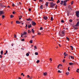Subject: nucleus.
<instances>
[{"label": "nucleus", "mask_w": 79, "mask_h": 79, "mask_svg": "<svg viewBox=\"0 0 79 79\" xmlns=\"http://www.w3.org/2000/svg\"><path fill=\"white\" fill-rule=\"evenodd\" d=\"M59 36H60V37H63L65 35V34H64V31H62V34L61 33L59 34Z\"/></svg>", "instance_id": "f257e3e1"}, {"label": "nucleus", "mask_w": 79, "mask_h": 79, "mask_svg": "<svg viewBox=\"0 0 79 79\" xmlns=\"http://www.w3.org/2000/svg\"><path fill=\"white\" fill-rule=\"evenodd\" d=\"M56 5V4H54L53 2L50 3V7L52 8H54V6Z\"/></svg>", "instance_id": "f03ea898"}, {"label": "nucleus", "mask_w": 79, "mask_h": 79, "mask_svg": "<svg viewBox=\"0 0 79 79\" xmlns=\"http://www.w3.org/2000/svg\"><path fill=\"white\" fill-rule=\"evenodd\" d=\"M68 0H65L64 1L63 4L64 5V6H66V2H68Z\"/></svg>", "instance_id": "7ed1b4c3"}, {"label": "nucleus", "mask_w": 79, "mask_h": 79, "mask_svg": "<svg viewBox=\"0 0 79 79\" xmlns=\"http://www.w3.org/2000/svg\"><path fill=\"white\" fill-rule=\"evenodd\" d=\"M76 16L78 18L79 17V11H77L76 12Z\"/></svg>", "instance_id": "20e7f679"}, {"label": "nucleus", "mask_w": 79, "mask_h": 79, "mask_svg": "<svg viewBox=\"0 0 79 79\" xmlns=\"http://www.w3.org/2000/svg\"><path fill=\"white\" fill-rule=\"evenodd\" d=\"M32 24L33 26H35V25H36V23H35V22H34V21H32Z\"/></svg>", "instance_id": "39448f33"}, {"label": "nucleus", "mask_w": 79, "mask_h": 79, "mask_svg": "<svg viewBox=\"0 0 79 79\" xmlns=\"http://www.w3.org/2000/svg\"><path fill=\"white\" fill-rule=\"evenodd\" d=\"M44 18L45 20H47L48 19V17L47 16H44Z\"/></svg>", "instance_id": "423d86ee"}, {"label": "nucleus", "mask_w": 79, "mask_h": 79, "mask_svg": "<svg viewBox=\"0 0 79 79\" xmlns=\"http://www.w3.org/2000/svg\"><path fill=\"white\" fill-rule=\"evenodd\" d=\"M79 26V21L77 23V24L75 25V26L78 27Z\"/></svg>", "instance_id": "0eeeda50"}, {"label": "nucleus", "mask_w": 79, "mask_h": 79, "mask_svg": "<svg viewBox=\"0 0 79 79\" xmlns=\"http://www.w3.org/2000/svg\"><path fill=\"white\" fill-rule=\"evenodd\" d=\"M23 33H24L23 34L22 33L21 34V35H26V34H27V32L24 31Z\"/></svg>", "instance_id": "6e6552de"}, {"label": "nucleus", "mask_w": 79, "mask_h": 79, "mask_svg": "<svg viewBox=\"0 0 79 79\" xmlns=\"http://www.w3.org/2000/svg\"><path fill=\"white\" fill-rule=\"evenodd\" d=\"M2 14H4V13L3 12V11H0V15H2Z\"/></svg>", "instance_id": "1a4fd4ad"}, {"label": "nucleus", "mask_w": 79, "mask_h": 79, "mask_svg": "<svg viewBox=\"0 0 79 79\" xmlns=\"http://www.w3.org/2000/svg\"><path fill=\"white\" fill-rule=\"evenodd\" d=\"M27 21H31L32 19H31V18H29L27 19Z\"/></svg>", "instance_id": "9d476101"}, {"label": "nucleus", "mask_w": 79, "mask_h": 79, "mask_svg": "<svg viewBox=\"0 0 79 79\" xmlns=\"http://www.w3.org/2000/svg\"><path fill=\"white\" fill-rule=\"evenodd\" d=\"M48 2H46L45 4V5H46L47 6H48Z\"/></svg>", "instance_id": "9b49d317"}, {"label": "nucleus", "mask_w": 79, "mask_h": 79, "mask_svg": "<svg viewBox=\"0 0 79 79\" xmlns=\"http://www.w3.org/2000/svg\"><path fill=\"white\" fill-rule=\"evenodd\" d=\"M64 55L65 56H67V55H68V54H66V52H64Z\"/></svg>", "instance_id": "f8f14e48"}, {"label": "nucleus", "mask_w": 79, "mask_h": 79, "mask_svg": "<svg viewBox=\"0 0 79 79\" xmlns=\"http://www.w3.org/2000/svg\"><path fill=\"white\" fill-rule=\"evenodd\" d=\"M42 7H43V5H42L40 7V9H41V10L43 9V8H42Z\"/></svg>", "instance_id": "ddd939ff"}, {"label": "nucleus", "mask_w": 79, "mask_h": 79, "mask_svg": "<svg viewBox=\"0 0 79 79\" xmlns=\"http://www.w3.org/2000/svg\"><path fill=\"white\" fill-rule=\"evenodd\" d=\"M16 23L17 24H20V22H19V21H16Z\"/></svg>", "instance_id": "4468645a"}, {"label": "nucleus", "mask_w": 79, "mask_h": 79, "mask_svg": "<svg viewBox=\"0 0 79 79\" xmlns=\"http://www.w3.org/2000/svg\"><path fill=\"white\" fill-rule=\"evenodd\" d=\"M31 32H32L33 34H34V29H32Z\"/></svg>", "instance_id": "2eb2a0df"}, {"label": "nucleus", "mask_w": 79, "mask_h": 79, "mask_svg": "<svg viewBox=\"0 0 79 79\" xmlns=\"http://www.w3.org/2000/svg\"><path fill=\"white\" fill-rule=\"evenodd\" d=\"M71 58L72 59V60H74V56H70Z\"/></svg>", "instance_id": "dca6fc26"}, {"label": "nucleus", "mask_w": 79, "mask_h": 79, "mask_svg": "<svg viewBox=\"0 0 79 79\" xmlns=\"http://www.w3.org/2000/svg\"><path fill=\"white\" fill-rule=\"evenodd\" d=\"M61 3H60V5H63V1H61Z\"/></svg>", "instance_id": "f3484780"}, {"label": "nucleus", "mask_w": 79, "mask_h": 79, "mask_svg": "<svg viewBox=\"0 0 79 79\" xmlns=\"http://www.w3.org/2000/svg\"><path fill=\"white\" fill-rule=\"evenodd\" d=\"M69 64L70 65H73V64H74V63H69Z\"/></svg>", "instance_id": "a211bd4d"}, {"label": "nucleus", "mask_w": 79, "mask_h": 79, "mask_svg": "<svg viewBox=\"0 0 79 79\" xmlns=\"http://www.w3.org/2000/svg\"><path fill=\"white\" fill-rule=\"evenodd\" d=\"M70 48H71V49H72V50H73V46H70Z\"/></svg>", "instance_id": "6ab92c4d"}, {"label": "nucleus", "mask_w": 79, "mask_h": 79, "mask_svg": "<svg viewBox=\"0 0 79 79\" xmlns=\"http://www.w3.org/2000/svg\"><path fill=\"white\" fill-rule=\"evenodd\" d=\"M69 74V72H68L67 73H66V74L67 75V76H68Z\"/></svg>", "instance_id": "aec40b11"}, {"label": "nucleus", "mask_w": 79, "mask_h": 79, "mask_svg": "<svg viewBox=\"0 0 79 79\" xmlns=\"http://www.w3.org/2000/svg\"><path fill=\"white\" fill-rule=\"evenodd\" d=\"M53 20V17H51V21H52Z\"/></svg>", "instance_id": "412c9836"}, {"label": "nucleus", "mask_w": 79, "mask_h": 79, "mask_svg": "<svg viewBox=\"0 0 79 79\" xmlns=\"http://www.w3.org/2000/svg\"><path fill=\"white\" fill-rule=\"evenodd\" d=\"M26 55V56H29V54L28 53H27Z\"/></svg>", "instance_id": "4be33fe9"}, {"label": "nucleus", "mask_w": 79, "mask_h": 79, "mask_svg": "<svg viewBox=\"0 0 79 79\" xmlns=\"http://www.w3.org/2000/svg\"><path fill=\"white\" fill-rule=\"evenodd\" d=\"M44 76H46V75L47 74V73H44Z\"/></svg>", "instance_id": "5701e85b"}, {"label": "nucleus", "mask_w": 79, "mask_h": 79, "mask_svg": "<svg viewBox=\"0 0 79 79\" xmlns=\"http://www.w3.org/2000/svg\"><path fill=\"white\" fill-rule=\"evenodd\" d=\"M66 39H67V40H68V41H69V38L67 37Z\"/></svg>", "instance_id": "b1692460"}, {"label": "nucleus", "mask_w": 79, "mask_h": 79, "mask_svg": "<svg viewBox=\"0 0 79 79\" xmlns=\"http://www.w3.org/2000/svg\"><path fill=\"white\" fill-rule=\"evenodd\" d=\"M10 18H14V16L12 15H11Z\"/></svg>", "instance_id": "393cba45"}, {"label": "nucleus", "mask_w": 79, "mask_h": 79, "mask_svg": "<svg viewBox=\"0 0 79 79\" xmlns=\"http://www.w3.org/2000/svg\"><path fill=\"white\" fill-rule=\"evenodd\" d=\"M3 51H1V55H3Z\"/></svg>", "instance_id": "a878e982"}, {"label": "nucleus", "mask_w": 79, "mask_h": 79, "mask_svg": "<svg viewBox=\"0 0 79 79\" xmlns=\"http://www.w3.org/2000/svg\"><path fill=\"white\" fill-rule=\"evenodd\" d=\"M60 2V0H58L57 2V3H59Z\"/></svg>", "instance_id": "bb28decb"}, {"label": "nucleus", "mask_w": 79, "mask_h": 79, "mask_svg": "<svg viewBox=\"0 0 79 79\" xmlns=\"http://www.w3.org/2000/svg\"><path fill=\"white\" fill-rule=\"evenodd\" d=\"M40 62L39 60H38L36 62L37 63H39Z\"/></svg>", "instance_id": "cd10ccee"}, {"label": "nucleus", "mask_w": 79, "mask_h": 79, "mask_svg": "<svg viewBox=\"0 0 79 79\" xmlns=\"http://www.w3.org/2000/svg\"><path fill=\"white\" fill-rule=\"evenodd\" d=\"M22 16H21L20 17H19V20H20L21 19Z\"/></svg>", "instance_id": "c85d7f7f"}, {"label": "nucleus", "mask_w": 79, "mask_h": 79, "mask_svg": "<svg viewBox=\"0 0 79 79\" xmlns=\"http://www.w3.org/2000/svg\"><path fill=\"white\" fill-rule=\"evenodd\" d=\"M31 27V24H30V25H28V28H30Z\"/></svg>", "instance_id": "c756f323"}, {"label": "nucleus", "mask_w": 79, "mask_h": 79, "mask_svg": "<svg viewBox=\"0 0 79 79\" xmlns=\"http://www.w3.org/2000/svg\"><path fill=\"white\" fill-rule=\"evenodd\" d=\"M35 54L36 55H38V52H35Z\"/></svg>", "instance_id": "7c9ffc66"}, {"label": "nucleus", "mask_w": 79, "mask_h": 79, "mask_svg": "<svg viewBox=\"0 0 79 79\" xmlns=\"http://www.w3.org/2000/svg\"><path fill=\"white\" fill-rule=\"evenodd\" d=\"M20 23H21L22 25L24 24V23H23V21H21L20 22Z\"/></svg>", "instance_id": "2f4dec72"}, {"label": "nucleus", "mask_w": 79, "mask_h": 79, "mask_svg": "<svg viewBox=\"0 0 79 79\" xmlns=\"http://www.w3.org/2000/svg\"><path fill=\"white\" fill-rule=\"evenodd\" d=\"M61 22L62 23H64V21L63 20H62L61 21Z\"/></svg>", "instance_id": "473e14b6"}, {"label": "nucleus", "mask_w": 79, "mask_h": 79, "mask_svg": "<svg viewBox=\"0 0 79 79\" xmlns=\"http://www.w3.org/2000/svg\"><path fill=\"white\" fill-rule=\"evenodd\" d=\"M30 43H31V44H32V40H30Z\"/></svg>", "instance_id": "72a5a7b5"}, {"label": "nucleus", "mask_w": 79, "mask_h": 79, "mask_svg": "<svg viewBox=\"0 0 79 79\" xmlns=\"http://www.w3.org/2000/svg\"><path fill=\"white\" fill-rule=\"evenodd\" d=\"M31 31L30 30L28 31V33H31Z\"/></svg>", "instance_id": "f704fd0d"}, {"label": "nucleus", "mask_w": 79, "mask_h": 79, "mask_svg": "<svg viewBox=\"0 0 79 79\" xmlns=\"http://www.w3.org/2000/svg\"><path fill=\"white\" fill-rule=\"evenodd\" d=\"M30 77V76L29 75H27V78H29Z\"/></svg>", "instance_id": "c9c22d12"}, {"label": "nucleus", "mask_w": 79, "mask_h": 79, "mask_svg": "<svg viewBox=\"0 0 79 79\" xmlns=\"http://www.w3.org/2000/svg\"><path fill=\"white\" fill-rule=\"evenodd\" d=\"M40 30H43V28H42V27H40Z\"/></svg>", "instance_id": "e433bc0d"}, {"label": "nucleus", "mask_w": 79, "mask_h": 79, "mask_svg": "<svg viewBox=\"0 0 79 79\" xmlns=\"http://www.w3.org/2000/svg\"><path fill=\"white\" fill-rule=\"evenodd\" d=\"M69 21L70 22V23H72V22H73V20L72 19H70L69 20Z\"/></svg>", "instance_id": "4c0bfd02"}, {"label": "nucleus", "mask_w": 79, "mask_h": 79, "mask_svg": "<svg viewBox=\"0 0 79 79\" xmlns=\"http://www.w3.org/2000/svg\"><path fill=\"white\" fill-rule=\"evenodd\" d=\"M58 73H62V72L60 71V70H58Z\"/></svg>", "instance_id": "58836bf2"}, {"label": "nucleus", "mask_w": 79, "mask_h": 79, "mask_svg": "<svg viewBox=\"0 0 79 79\" xmlns=\"http://www.w3.org/2000/svg\"><path fill=\"white\" fill-rule=\"evenodd\" d=\"M3 58V57H2V56L0 55V58Z\"/></svg>", "instance_id": "ea45409f"}, {"label": "nucleus", "mask_w": 79, "mask_h": 79, "mask_svg": "<svg viewBox=\"0 0 79 79\" xmlns=\"http://www.w3.org/2000/svg\"><path fill=\"white\" fill-rule=\"evenodd\" d=\"M34 48H35V49H37V47H36L35 46H34Z\"/></svg>", "instance_id": "a19ab883"}, {"label": "nucleus", "mask_w": 79, "mask_h": 79, "mask_svg": "<svg viewBox=\"0 0 79 79\" xmlns=\"http://www.w3.org/2000/svg\"><path fill=\"white\" fill-rule=\"evenodd\" d=\"M28 10H29V11H31V8L29 9Z\"/></svg>", "instance_id": "79ce46f5"}, {"label": "nucleus", "mask_w": 79, "mask_h": 79, "mask_svg": "<svg viewBox=\"0 0 79 79\" xmlns=\"http://www.w3.org/2000/svg\"><path fill=\"white\" fill-rule=\"evenodd\" d=\"M65 60L64 59L63 60V63H64V62H65Z\"/></svg>", "instance_id": "37998d69"}, {"label": "nucleus", "mask_w": 79, "mask_h": 79, "mask_svg": "<svg viewBox=\"0 0 79 79\" xmlns=\"http://www.w3.org/2000/svg\"><path fill=\"white\" fill-rule=\"evenodd\" d=\"M24 40H24V39H22V41H24Z\"/></svg>", "instance_id": "c03bdc74"}, {"label": "nucleus", "mask_w": 79, "mask_h": 79, "mask_svg": "<svg viewBox=\"0 0 79 79\" xmlns=\"http://www.w3.org/2000/svg\"><path fill=\"white\" fill-rule=\"evenodd\" d=\"M5 15H2V19H3V18H5Z\"/></svg>", "instance_id": "a18cd8bd"}, {"label": "nucleus", "mask_w": 79, "mask_h": 79, "mask_svg": "<svg viewBox=\"0 0 79 79\" xmlns=\"http://www.w3.org/2000/svg\"><path fill=\"white\" fill-rule=\"evenodd\" d=\"M38 35H40V34H41V33H40L38 32Z\"/></svg>", "instance_id": "49530a36"}, {"label": "nucleus", "mask_w": 79, "mask_h": 79, "mask_svg": "<svg viewBox=\"0 0 79 79\" xmlns=\"http://www.w3.org/2000/svg\"><path fill=\"white\" fill-rule=\"evenodd\" d=\"M69 67L68 68V71H70V69H69Z\"/></svg>", "instance_id": "de8ad7c7"}, {"label": "nucleus", "mask_w": 79, "mask_h": 79, "mask_svg": "<svg viewBox=\"0 0 79 79\" xmlns=\"http://www.w3.org/2000/svg\"><path fill=\"white\" fill-rule=\"evenodd\" d=\"M26 29H27V25L26 24Z\"/></svg>", "instance_id": "09e8293b"}, {"label": "nucleus", "mask_w": 79, "mask_h": 79, "mask_svg": "<svg viewBox=\"0 0 79 79\" xmlns=\"http://www.w3.org/2000/svg\"><path fill=\"white\" fill-rule=\"evenodd\" d=\"M12 5L13 6H15V4H13Z\"/></svg>", "instance_id": "8fccbe9b"}, {"label": "nucleus", "mask_w": 79, "mask_h": 79, "mask_svg": "<svg viewBox=\"0 0 79 79\" xmlns=\"http://www.w3.org/2000/svg\"><path fill=\"white\" fill-rule=\"evenodd\" d=\"M74 29H78V28L77 27H75Z\"/></svg>", "instance_id": "3c124183"}, {"label": "nucleus", "mask_w": 79, "mask_h": 79, "mask_svg": "<svg viewBox=\"0 0 79 79\" xmlns=\"http://www.w3.org/2000/svg\"><path fill=\"white\" fill-rule=\"evenodd\" d=\"M39 2H43V0H40Z\"/></svg>", "instance_id": "603ef678"}, {"label": "nucleus", "mask_w": 79, "mask_h": 79, "mask_svg": "<svg viewBox=\"0 0 79 79\" xmlns=\"http://www.w3.org/2000/svg\"><path fill=\"white\" fill-rule=\"evenodd\" d=\"M14 37H15V38H16V35H15Z\"/></svg>", "instance_id": "864d4df0"}, {"label": "nucleus", "mask_w": 79, "mask_h": 79, "mask_svg": "<svg viewBox=\"0 0 79 79\" xmlns=\"http://www.w3.org/2000/svg\"><path fill=\"white\" fill-rule=\"evenodd\" d=\"M32 77H30V79H32Z\"/></svg>", "instance_id": "5fc2aeb1"}, {"label": "nucleus", "mask_w": 79, "mask_h": 79, "mask_svg": "<svg viewBox=\"0 0 79 79\" xmlns=\"http://www.w3.org/2000/svg\"><path fill=\"white\" fill-rule=\"evenodd\" d=\"M49 60L50 61H52V58H50Z\"/></svg>", "instance_id": "6e6d98bb"}, {"label": "nucleus", "mask_w": 79, "mask_h": 79, "mask_svg": "<svg viewBox=\"0 0 79 79\" xmlns=\"http://www.w3.org/2000/svg\"><path fill=\"white\" fill-rule=\"evenodd\" d=\"M6 54H7V53H8V51H6Z\"/></svg>", "instance_id": "4d7b16f0"}, {"label": "nucleus", "mask_w": 79, "mask_h": 79, "mask_svg": "<svg viewBox=\"0 0 79 79\" xmlns=\"http://www.w3.org/2000/svg\"><path fill=\"white\" fill-rule=\"evenodd\" d=\"M23 35H21V37H23Z\"/></svg>", "instance_id": "13d9d810"}, {"label": "nucleus", "mask_w": 79, "mask_h": 79, "mask_svg": "<svg viewBox=\"0 0 79 79\" xmlns=\"http://www.w3.org/2000/svg\"><path fill=\"white\" fill-rule=\"evenodd\" d=\"M13 14H15V11L13 12Z\"/></svg>", "instance_id": "bf43d9fd"}, {"label": "nucleus", "mask_w": 79, "mask_h": 79, "mask_svg": "<svg viewBox=\"0 0 79 79\" xmlns=\"http://www.w3.org/2000/svg\"><path fill=\"white\" fill-rule=\"evenodd\" d=\"M57 5H56V7H55L56 9H57V8H56L57 7Z\"/></svg>", "instance_id": "052dcab7"}, {"label": "nucleus", "mask_w": 79, "mask_h": 79, "mask_svg": "<svg viewBox=\"0 0 79 79\" xmlns=\"http://www.w3.org/2000/svg\"><path fill=\"white\" fill-rule=\"evenodd\" d=\"M59 66H62V64H59Z\"/></svg>", "instance_id": "680f3d73"}, {"label": "nucleus", "mask_w": 79, "mask_h": 79, "mask_svg": "<svg viewBox=\"0 0 79 79\" xmlns=\"http://www.w3.org/2000/svg\"><path fill=\"white\" fill-rule=\"evenodd\" d=\"M76 72H77V73H79V71H78V70H76Z\"/></svg>", "instance_id": "e2e57ef3"}, {"label": "nucleus", "mask_w": 79, "mask_h": 79, "mask_svg": "<svg viewBox=\"0 0 79 79\" xmlns=\"http://www.w3.org/2000/svg\"><path fill=\"white\" fill-rule=\"evenodd\" d=\"M34 36H32V38H34Z\"/></svg>", "instance_id": "0e129e2a"}, {"label": "nucleus", "mask_w": 79, "mask_h": 79, "mask_svg": "<svg viewBox=\"0 0 79 79\" xmlns=\"http://www.w3.org/2000/svg\"><path fill=\"white\" fill-rule=\"evenodd\" d=\"M70 10H72V9L70 7V8H69Z\"/></svg>", "instance_id": "69168bd1"}, {"label": "nucleus", "mask_w": 79, "mask_h": 79, "mask_svg": "<svg viewBox=\"0 0 79 79\" xmlns=\"http://www.w3.org/2000/svg\"><path fill=\"white\" fill-rule=\"evenodd\" d=\"M59 67H60V65H58V67H57L58 68H59Z\"/></svg>", "instance_id": "338daca9"}, {"label": "nucleus", "mask_w": 79, "mask_h": 79, "mask_svg": "<svg viewBox=\"0 0 79 79\" xmlns=\"http://www.w3.org/2000/svg\"><path fill=\"white\" fill-rule=\"evenodd\" d=\"M71 8V7H70V6H69V9L70 8Z\"/></svg>", "instance_id": "774afa93"}]
</instances>
